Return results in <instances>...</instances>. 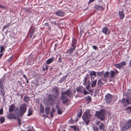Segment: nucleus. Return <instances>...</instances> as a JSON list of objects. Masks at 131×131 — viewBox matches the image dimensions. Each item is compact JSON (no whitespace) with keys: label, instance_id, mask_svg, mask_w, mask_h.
<instances>
[{"label":"nucleus","instance_id":"obj_18","mask_svg":"<svg viewBox=\"0 0 131 131\" xmlns=\"http://www.w3.org/2000/svg\"><path fill=\"white\" fill-rule=\"evenodd\" d=\"M102 32L106 35H108L110 33L108 28L106 27H104L103 28Z\"/></svg>","mask_w":131,"mask_h":131},{"label":"nucleus","instance_id":"obj_58","mask_svg":"<svg viewBox=\"0 0 131 131\" xmlns=\"http://www.w3.org/2000/svg\"><path fill=\"white\" fill-rule=\"evenodd\" d=\"M74 130V131H79V128L78 127H77Z\"/></svg>","mask_w":131,"mask_h":131},{"label":"nucleus","instance_id":"obj_2","mask_svg":"<svg viewBox=\"0 0 131 131\" xmlns=\"http://www.w3.org/2000/svg\"><path fill=\"white\" fill-rule=\"evenodd\" d=\"M76 42L77 40L76 39L73 38L71 43V46L69 49H68L67 51V53L69 56L71 55L72 56H73L76 54L75 53H74L73 52L76 48Z\"/></svg>","mask_w":131,"mask_h":131},{"label":"nucleus","instance_id":"obj_30","mask_svg":"<svg viewBox=\"0 0 131 131\" xmlns=\"http://www.w3.org/2000/svg\"><path fill=\"white\" fill-rule=\"evenodd\" d=\"M50 111V108L49 107H45V113L47 115L49 114Z\"/></svg>","mask_w":131,"mask_h":131},{"label":"nucleus","instance_id":"obj_10","mask_svg":"<svg viewBox=\"0 0 131 131\" xmlns=\"http://www.w3.org/2000/svg\"><path fill=\"white\" fill-rule=\"evenodd\" d=\"M62 92V94H65L66 95L69 97H72V91L70 89H68L66 91H63Z\"/></svg>","mask_w":131,"mask_h":131},{"label":"nucleus","instance_id":"obj_15","mask_svg":"<svg viewBox=\"0 0 131 131\" xmlns=\"http://www.w3.org/2000/svg\"><path fill=\"white\" fill-rule=\"evenodd\" d=\"M85 88L83 87L82 86H79L76 88V90L77 92L79 93H83L84 90Z\"/></svg>","mask_w":131,"mask_h":131},{"label":"nucleus","instance_id":"obj_51","mask_svg":"<svg viewBox=\"0 0 131 131\" xmlns=\"http://www.w3.org/2000/svg\"><path fill=\"white\" fill-rule=\"evenodd\" d=\"M73 121L72 119V118H71V119L69 121V123L70 124H71L73 122Z\"/></svg>","mask_w":131,"mask_h":131},{"label":"nucleus","instance_id":"obj_23","mask_svg":"<svg viewBox=\"0 0 131 131\" xmlns=\"http://www.w3.org/2000/svg\"><path fill=\"white\" fill-rule=\"evenodd\" d=\"M54 59V58L53 57L49 58L46 60V63L47 64H49L53 62V61Z\"/></svg>","mask_w":131,"mask_h":131},{"label":"nucleus","instance_id":"obj_16","mask_svg":"<svg viewBox=\"0 0 131 131\" xmlns=\"http://www.w3.org/2000/svg\"><path fill=\"white\" fill-rule=\"evenodd\" d=\"M121 102L123 103L124 106L125 107L128 105L129 104V102L128 99H125V98H123Z\"/></svg>","mask_w":131,"mask_h":131},{"label":"nucleus","instance_id":"obj_7","mask_svg":"<svg viewBox=\"0 0 131 131\" xmlns=\"http://www.w3.org/2000/svg\"><path fill=\"white\" fill-rule=\"evenodd\" d=\"M60 98V99L63 101V104H66L68 102V98L67 96L65 94H62V92H61V95Z\"/></svg>","mask_w":131,"mask_h":131},{"label":"nucleus","instance_id":"obj_42","mask_svg":"<svg viewBox=\"0 0 131 131\" xmlns=\"http://www.w3.org/2000/svg\"><path fill=\"white\" fill-rule=\"evenodd\" d=\"M29 99L28 97L26 96H24V101L27 102L28 100Z\"/></svg>","mask_w":131,"mask_h":131},{"label":"nucleus","instance_id":"obj_17","mask_svg":"<svg viewBox=\"0 0 131 131\" xmlns=\"http://www.w3.org/2000/svg\"><path fill=\"white\" fill-rule=\"evenodd\" d=\"M55 14L57 16L60 17H63L65 15V13L61 11V10L57 11L55 12Z\"/></svg>","mask_w":131,"mask_h":131},{"label":"nucleus","instance_id":"obj_3","mask_svg":"<svg viewBox=\"0 0 131 131\" xmlns=\"http://www.w3.org/2000/svg\"><path fill=\"white\" fill-rule=\"evenodd\" d=\"M82 84L86 86V89L90 92H92L93 89H90L89 87L90 84V82L89 80V76L88 74H86L85 76L84 77V79L82 81Z\"/></svg>","mask_w":131,"mask_h":131},{"label":"nucleus","instance_id":"obj_63","mask_svg":"<svg viewBox=\"0 0 131 131\" xmlns=\"http://www.w3.org/2000/svg\"><path fill=\"white\" fill-rule=\"evenodd\" d=\"M18 83L20 85H22V83L20 81H18Z\"/></svg>","mask_w":131,"mask_h":131},{"label":"nucleus","instance_id":"obj_28","mask_svg":"<svg viewBox=\"0 0 131 131\" xmlns=\"http://www.w3.org/2000/svg\"><path fill=\"white\" fill-rule=\"evenodd\" d=\"M90 75L91 77L94 76V77H95L96 76V72L93 71H92L90 73Z\"/></svg>","mask_w":131,"mask_h":131},{"label":"nucleus","instance_id":"obj_55","mask_svg":"<svg viewBox=\"0 0 131 131\" xmlns=\"http://www.w3.org/2000/svg\"><path fill=\"white\" fill-rule=\"evenodd\" d=\"M94 129H95V130L97 131L98 130V127L97 126H96L94 128Z\"/></svg>","mask_w":131,"mask_h":131},{"label":"nucleus","instance_id":"obj_34","mask_svg":"<svg viewBox=\"0 0 131 131\" xmlns=\"http://www.w3.org/2000/svg\"><path fill=\"white\" fill-rule=\"evenodd\" d=\"M109 72H106L104 74L103 77L104 78H108L109 76Z\"/></svg>","mask_w":131,"mask_h":131},{"label":"nucleus","instance_id":"obj_57","mask_svg":"<svg viewBox=\"0 0 131 131\" xmlns=\"http://www.w3.org/2000/svg\"><path fill=\"white\" fill-rule=\"evenodd\" d=\"M56 19V18H55V17L54 16V15H53L51 17V18L50 19Z\"/></svg>","mask_w":131,"mask_h":131},{"label":"nucleus","instance_id":"obj_19","mask_svg":"<svg viewBox=\"0 0 131 131\" xmlns=\"http://www.w3.org/2000/svg\"><path fill=\"white\" fill-rule=\"evenodd\" d=\"M8 118L9 119H16V117L15 116L14 114H13L10 113L8 115Z\"/></svg>","mask_w":131,"mask_h":131},{"label":"nucleus","instance_id":"obj_29","mask_svg":"<svg viewBox=\"0 0 131 131\" xmlns=\"http://www.w3.org/2000/svg\"><path fill=\"white\" fill-rule=\"evenodd\" d=\"M85 99L88 102L90 103L92 99L91 97L89 95H88L86 97Z\"/></svg>","mask_w":131,"mask_h":131},{"label":"nucleus","instance_id":"obj_27","mask_svg":"<svg viewBox=\"0 0 131 131\" xmlns=\"http://www.w3.org/2000/svg\"><path fill=\"white\" fill-rule=\"evenodd\" d=\"M4 89V88H0V94H1L2 96L4 97L5 92Z\"/></svg>","mask_w":131,"mask_h":131},{"label":"nucleus","instance_id":"obj_35","mask_svg":"<svg viewBox=\"0 0 131 131\" xmlns=\"http://www.w3.org/2000/svg\"><path fill=\"white\" fill-rule=\"evenodd\" d=\"M97 75L99 77H102L104 74L103 71L97 72Z\"/></svg>","mask_w":131,"mask_h":131},{"label":"nucleus","instance_id":"obj_53","mask_svg":"<svg viewBox=\"0 0 131 131\" xmlns=\"http://www.w3.org/2000/svg\"><path fill=\"white\" fill-rule=\"evenodd\" d=\"M71 128H73L74 129V130L78 127L76 126H71Z\"/></svg>","mask_w":131,"mask_h":131},{"label":"nucleus","instance_id":"obj_26","mask_svg":"<svg viewBox=\"0 0 131 131\" xmlns=\"http://www.w3.org/2000/svg\"><path fill=\"white\" fill-rule=\"evenodd\" d=\"M66 78V76H64L60 79L58 81V83H62L63 81H64Z\"/></svg>","mask_w":131,"mask_h":131},{"label":"nucleus","instance_id":"obj_33","mask_svg":"<svg viewBox=\"0 0 131 131\" xmlns=\"http://www.w3.org/2000/svg\"><path fill=\"white\" fill-rule=\"evenodd\" d=\"M32 114V111L31 109L29 108L28 111V114L27 115L29 116L31 115Z\"/></svg>","mask_w":131,"mask_h":131},{"label":"nucleus","instance_id":"obj_21","mask_svg":"<svg viewBox=\"0 0 131 131\" xmlns=\"http://www.w3.org/2000/svg\"><path fill=\"white\" fill-rule=\"evenodd\" d=\"M119 16V18L121 19H123L125 16V15L123 11L119 12L118 13Z\"/></svg>","mask_w":131,"mask_h":131},{"label":"nucleus","instance_id":"obj_6","mask_svg":"<svg viewBox=\"0 0 131 131\" xmlns=\"http://www.w3.org/2000/svg\"><path fill=\"white\" fill-rule=\"evenodd\" d=\"M27 109L26 104L25 103L22 104L20 106L19 115L22 117L26 112Z\"/></svg>","mask_w":131,"mask_h":131},{"label":"nucleus","instance_id":"obj_37","mask_svg":"<svg viewBox=\"0 0 131 131\" xmlns=\"http://www.w3.org/2000/svg\"><path fill=\"white\" fill-rule=\"evenodd\" d=\"M5 121V119L4 117L0 116V123H2L4 122Z\"/></svg>","mask_w":131,"mask_h":131},{"label":"nucleus","instance_id":"obj_36","mask_svg":"<svg viewBox=\"0 0 131 131\" xmlns=\"http://www.w3.org/2000/svg\"><path fill=\"white\" fill-rule=\"evenodd\" d=\"M104 125L102 123H101L100 124L99 126V127L100 130H103L104 128Z\"/></svg>","mask_w":131,"mask_h":131},{"label":"nucleus","instance_id":"obj_8","mask_svg":"<svg viewBox=\"0 0 131 131\" xmlns=\"http://www.w3.org/2000/svg\"><path fill=\"white\" fill-rule=\"evenodd\" d=\"M131 128V120H129L127 123L124 125L122 128L123 130H126L129 128Z\"/></svg>","mask_w":131,"mask_h":131},{"label":"nucleus","instance_id":"obj_20","mask_svg":"<svg viewBox=\"0 0 131 131\" xmlns=\"http://www.w3.org/2000/svg\"><path fill=\"white\" fill-rule=\"evenodd\" d=\"M56 107L57 109L58 114L59 115H61L62 113V109L60 108L59 106L58 105H56Z\"/></svg>","mask_w":131,"mask_h":131},{"label":"nucleus","instance_id":"obj_4","mask_svg":"<svg viewBox=\"0 0 131 131\" xmlns=\"http://www.w3.org/2000/svg\"><path fill=\"white\" fill-rule=\"evenodd\" d=\"M90 112V111L89 110H86L82 116V119L86 123V125H87L90 122V117L91 116Z\"/></svg>","mask_w":131,"mask_h":131},{"label":"nucleus","instance_id":"obj_9","mask_svg":"<svg viewBox=\"0 0 131 131\" xmlns=\"http://www.w3.org/2000/svg\"><path fill=\"white\" fill-rule=\"evenodd\" d=\"M112 96L110 94H108L105 96V100L106 102L108 103H110L111 102L112 99Z\"/></svg>","mask_w":131,"mask_h":131},{"label":"nucleus","instance_id":"obj_39","mask_svg":"<svg viewBox=\"0 0 131 131\" xmlns=\"http://www.w3.org/2000/svg\"><path fill=\"white\" fill-rule=\"evenodd\" d=\"M126 111L131 113V106H129L125 109Z\"/></svg>","mask_w":131,"mask_h":131},{"label":"nucleus","instance_id":"obj_41","mask_svg":"<svg viewBox=\"0 0 131 131\" xmlns=\"http://www.w3.org/2000/svg\"><path fill=\"white\" fill-rule=\"evenodd\" d=\"M35 28L34 27L31 30V31L30 32V33L31 34V36L32 35H33V34L34 32V31L35 30Z\"/></svg>","mask_w":131,"mask_h":131},{"label":"nucleus","instance_id":"obj_11","mask_svg":"<svg viewBox=\"0 0 131 131\" xmlns=\"http://www.w3.org/2000/svg\"><path fill=\"white\" fill-rule=\"evenodd\" d=\"M18 109L19 108L18 107H15L14 104H12L9 107V112L11 113L12 112L14 111H16L18 110Z\"/></svg>","mask_w":131,"mask_h":131},{"label":"nucleus","instance_id":"obj_50","mask_svg":"<svg viewBox=\"0 0 131 131\" xmlns=\"http://www.w3.org/2000/svg\"><path fill=\"white\" fill-rule=\"evenodd\" d=\"M0 8L2 9H5L6 8V7L5 6H3L0 4Z\"/></svg>","mask_w":131,"mask_h":131},{"label":"nucleus","instance_id":"obj_22","mask_svg":"<svg viewBox=\"0 0 131 131\" xmlns=\"http://www.w3.org/2000/svg\"><path fill=\"white\" fill-rule=\"evenodd\" d=\"M95 7L97 10H100L101 12H102L104 9L103 7L101 6H96Z\"/></svg>","mask_w":131,"mask_h":131},{"label":"nucleus","instance_id":"obj_52","mask_svg":"<svg viewBox=\"0 0 131 131\" xmlns=\"http://www.w3.org/2000/svg\"><path fill=\"white\" fill-rule=\"evenodd\" d=\"M93 48L95 50H97V47L95 46H92Z\"/></svg>","mask_w":131,"mask_h":131},{"label":"nucleus","instance_id":"obj_49","mask_svg":"<svg viewBox=\"0 0 131 131\" xmlns=\"http://www.w3.org/2000/svg\"><path fill=\"white\" fill-rule=\"evenodd\" d=\"M9 24H8L7 25H5L3 27V29H5V28L9 27Z\"/></svg>","mask_w":131,"mask_h":131},{"label":"nucleus","instance_id":"obj_14","mask_svg":"<svg viewBox=\"0 0 131 131\" xmlns=\"http://www.w3.org/2000/svg\"><path fill=\"white\" fill-rule=\"evenodd\" d=\"M126 64V62L125 61H122L119 63L116 64L114 65V66L117 68H120L123 66H125Z\"/></svg>","mask_w":131,"mask_h":131},{"label":"nucleus","instance_id":"obj_40","mask_svg":"<svg viewBox=\"0 0 131 131\" xmlns=\"http://www.w3.org/2000/svg\"><path fill=\"white\" fill-rule=\"evenodd\" d=\"M40 112L41 113H44V108L42 106H40Z\"/></svg>","mask_w":131,"mask_h":131},{"label":"nucleus","instance_id":"obj_54","mask_svg":"<svg viewBox=\"0 0 131 131\" xmlns=\"http://www.w3.org/2000/svg\"><path fill=\"white\" fill-rule=\"evenodd\" d=\"M3 112V108H1L0 109V114H2Z\"/></svg>","mask_w":131,"mask_h":131},{"label":"nucleus","instance_id":"obj_43","mask_svg":"<svg viewBox=\"0 0 131 131\" xmlns=\"http://www.w3.org/2000/svg\"><path fill=\"white\" fill-rule=\"evenodd\" d=\"M103 81V82L105 83L107 82V79L106 78H104V77L102 78L101 79Z\"/></svg>","mask_w":131,"mask_h":131},{"label":"nucleus","instance_id":"obj_64","mask_svg":"<svg viewBox=\"0 0 131 131\" xmlns=\"http://www.w3.org/2000/svg\"><path fill=\"white\" fill-rule=\"evenodd\" d=\"M45 26H49L48 24L47 23H45Z\"/></svg>","mask_w":131,"mask_h":131},{"label":"nucleus","instance_id":"obj_61","mask_svg":"<svg viewBox=\"0 0 131 131\" xmlns=\"http://www.w3.org/2000/svg\"><path fill=\"white\" fill-rule=\"evenodd\" d=\"M23 77L26 80H27V77H26V75H25V74H24L23 75Z\"/></svg>","mask_w":131,"mask_h":131},{"label":"nucleus","instance_id":"obj_62","mask_svg":"<svg viewBox=\"0 0 131 131\" xmlns=\"http://www.w3.org/2000/svg\"><path fill=\"white\" fill-rule=\"evenodd\" d=\"M129 67H131V59H130L129 64Z\"/></svg>","mask_w":131,"mask_h":131},{"label":"nucleus","instance_id":"obj_13","mask_svg":"<svg viewBox=\"0 0 131 131\" xmlns=\"http://www.w3.org/2000/svg\"><path fill=\"white\" fill-rule=\"evenodd\" d=\"M115 71L111 70L109 72L110 74V77L111 78L115 77L116 74L118 73V71L116 69H115Z\"/></svg>","mask_w":131,"mask_h":131},{"label":"nucleus","instance_id":"obj_46","mask_svg":"<svg viewBox=\"0 0 131 131\" xmlns=\"http://www.w3.org/2000/svg\"><path fill=\"white\" fill-rule=\"evenodd\" d=\"M13 55H12L11 57H10L8 59L7 61L8 62H10L13 59Z\"/></svg>","mask_w":131,"mask_h":131},{"label":"nucleus","instance_id":"obj_25","mask_svg":"<svg viewBox=\"0 0 131 131\" xmlns=\"http://www.w3.org/2000/svg\"><path fill=\"white\" fill-rule=\"evenodd\" d=\"M97 81V80H92L91 83V87L92 88L95 87L96 85Z\"/></svg>","mask_w":131,"mask_h":131},{"label":"nucleus","instance_id":"obj_59","mask_svg":"<svg viewBox=\"0 0 131 131\" xmlns=\"http://www.w3.org/2000/svg\"><path fill=\"white\" fill-rule=\"evenodd\" d=\"M55 110L53 108H52V109L51 112H52V113H54L55 112Z\"/></svg>","mask_w":131,"mask_h":131},{"label":"nucleus","instance_id":"obj_38","mask_svg":"<svg viewBox=\"0 0 131 131\" xmlns=\"http://www.w3.org/2000/svg\"><path fill=\"white\" fill-rule=\"evenodd\" d=\"M50 19L49 21H50V23L52 24H53L54 25H57V22L58 21V20H56L54 21H50Z\"/></svg>","mask_w":131,"mask_h":131},{"label":"nucleus","instance_id":"obj_48","mask_svg":"<svg viewBox=\"0 0 131 131\" xmlns=\"http://www.w3.org/2000/svg\"><path fill=\"white\" fill-rule=\"evenodd\" d=\"M83 93L84 94V95H85L86 94L88 93V92L87 91H86L85 89V88H84V90L83 92Z\"/></svg>","mask_w":131,"mask_h":131},{"label":"nucleus","instance_id":"obj_32","mask_svg":"<svg viewBox=\"0 0 131 131\" xmlns=\"http://www.w3.org/2000/svg\"><path fill=\"white\" fill-rule=\"evenodd\" d=\"M4 84L3 81L1 80L0 81V88H4Z\"/></svg>","mask_w":131,"mask_h":131},{"label":"nucleus","instance_id":"obj_45","mask_svg":"<svg viewBox=\"0 0 131 131\" xmlns=\"http://www.w3.org/2000/svg\"><path fill=\"white\" fill-rule=\"evenodd\" d=\"M82 112L81 111L78 112L77 114V116L79 117H81L82 115Z\"/></svg>","mask_w":131,"mask_h":131},{"label":"nucleus","instance_id":"obj_60","mask_svg":"<svg viewBox=\"0 0 131 131\" xmlns=\"http://www.w3.org/2000/svg\"><path fill=\"white\" fill-rule=\"evenodd\" d=\"M53 113H52V112H50V115L51 117H53Z\"/></svg>","mask_w":131,"mask_h":131},{"label":"nucleus","instance_id":"obj_31","mask_svg":"<svg viewBox=\"0 0 131 131\" xmlns=\"http://www.w3.org/2000/svg\"><path fill=\"white\" fill-rule=\"evenodd\" d=\"M102 80L101 79H100L97 82V85H101L104 84V83L102 82Z\"/></svg>","mask_w":131,"mask_h":131},{"label":"nucleus","instance_id":"obj_12","mask_svg":"<svg viewBox=\"0 0 131 131\" xmlns=\"http://www.w3.org/2000/svg\"><path fill=\"white\" fill-rule=\"evenodd\" d=\"M53 93L54 94V95L59 97V88L57 86H55L52 88Z\"/></svg>","mask_w":131,"mask_h":131},{"label":"nucleus","instance_id":"obj_1","mask_svg":"<svg viewBox=\"0 0 131 131\" xmlns=\"http://www.w3.org/2000/svg\"><path fill=\"white\" fill-rule=\"evenodd\" d=\"M48 102L51 105L54 103L59 105L60 100L59 97L53 94H50L48 96Z\"/></svg>","mask_w":131,"mask_h":131},{"label":"nucleus","instance_id":"obj_44","mask_svg":"<svg viewBox=\"0 0 131 131\" xmlns=\"http://www.w3.org/2000/svg\"><path fill=\"white\" fill-rule=\"evenodd\" d=\"M17 121H18V123L19 126H20L21 125L20 119L19 118H18L17 119Z\"/></svg>","mask_w":131,"mask_h":131},{"label":"nucleus","instance_id":"obj_56","mask_svg":"<svg viewBox=\"0 0 131 131\" xmlns=\"http://www.w3.org/2000/svg\"><path fill=\"white\" fill-rule=\"evenodd\" d=\"M94 0H89V1L88 2V4H90Z\"/></svg>","mask_w":131,"mask_h":131},{"label":"nucleus","instance_id":"obj_24","mask_svg":"<svg viewBox=\"0 0 131 131\" xmlns=\"http://www.w3.org/2000/svg\"><path fill=\"white\" fill-rule=\"evenodd\" d=\"M0 48L1 50L0 51V52L1 53L0 54V59L1 58V57L2 56L3 54V53H2L5 50L4 47L3 46H1L0 47Z\"/></svg>","mask_w":131,"mask_h":131},{"label":"nucleus","instance_id":"obj_5","mask_svg":"<svg viewBox=\"0 0 131 131\" xmlns=\"http://www.w3.org/2000/svg\"><path fill=\"white\" fill-rule=\"evenodd\" d=\"M95 116L101 121H103L105 119L106 116L105 111L104 110H102L99 111H96Z\"/></svg>","mask_w":131,"mask_h":131},{"label":"nucleus","instance_id":"obj_47","mask_svg":"<svg viewBox=\"0 0 131 131\" xmlns=\"http://www.w3.org/2000/svg\"><path fill=\"white\" fill-rule=\"evenodd\" d=\"M48 69V68L47 66H43L42 67V69L43 71H45L46 70H47Z\"/></svg>","mask_w":131,"mask_h":131}]
</instances>
